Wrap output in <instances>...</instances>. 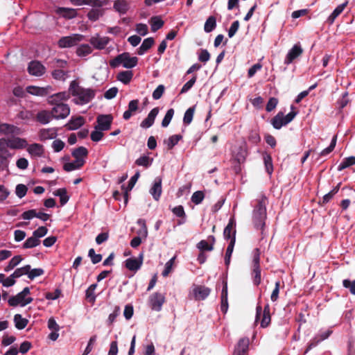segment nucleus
<instances>
[{
  "mask_svg": "<svg viewBox=\"0 0 355 355\" xmlns=\"http://www.w3.org/2000/svg\"><path fill=\"white\" fill-rule=\"evenodd\" d=\"M110 41L108 37H100L98 35L93 36L89 39L90 44L96 49L102 50L105 48Z\"/></svg>",
  "mask_w": 355,
  "mask_h": 355,
  "instance_id": "nucleus-16",
  "label": "nucleus"
},
{
  "mask_svg": "<svg viewBox=\"0 0 355 355\" xmlns=\"http://www.w3.org/2000/svg\"><path fill=\"white\" fill-rule=\"evenodd\" d=\"M53 118L51 111L42 110L37 112L36 115L37 121L42 124H46L50 122Z\"/></svg>",
  "mask_w": 355,
  "mask_h": 355,
  "instance_id": "nucleus-37",
  "label": "nucleus"
},
{
  "mask_svg": "<svg viewBox=\"0 0 355 355\" xmlns=\"http://www.w3.org/2000/svg\"><path fill=\"white\" fill-rule=\"evenodd\" d=\"M121 309L119 306H116L114 307V310L112 313H110L108 316V319L107 321V325L111 326L113 322L115 321L116 318L120 315Z\"/></svg>",
  "mask_w": 355,
  "mask_h": 355,
  "instance_id": "nucleus-61",
  "label": "nucleus"
},
{
  "mask_svg": "<svg viewBox=\"0 0 355 355\" xmlns=\"http://www.w3.org/2000/svg\"><path fill=\"white\" fill-rule=\"evenodd\" d=\"M340 183H339L336 187H335L331 191H330L328 193L325 194L322 200V205H325L328 203L333 197L338 193L339 191Z\"/></svg>",
  "mask_w": 355,
  "mask_h": 355,
  "instance_id": "nucleus-55",
  "label": "nucleus"
},
{
  "mask_svg": "<svg viewBox=\"0 0 355 355\" xmlns=\"http://www.w3.org/2000/svg\"><path fill=\"white\" fill-rule=\"evenodd\" d=\"M227 282H224L221 292L220 310L223 313H225L227 311Z\"/></svg>",
  "mask_w": 355,
  "mask_h": 355,
  "instance_id": "nucleus-32",
  "label": "nucleus"
},
{
  "mask_svg": "<svg viewBox=\"0 0 355 355\" xmlns=\"http://www.w3.org/2000/svg\"><path fill=\"white\" fill-rule=\"evenodd\" d=\"M182 139V136L181 135H174L171 136L167 140H164V144L167 145L168 150H171Z\"/></svg>",
  "mask_w": 355,
  "mask_h": 355,
  "instance_id": "nucleus-49",
  "label": "nucleus"
},
{
  "mask_svg": "<svg viewBox=\"0 0 355 355\" xmlns=\"http://www.w3.org/2000/svg\"><path fill=\"white\" fill-rule=\"evenodd\" d=\"M27 151L32 156L41 157L44 153V147L40 144H33L28 146Z\"/></svg>",
  "mask_w": 355,
  "mask_h": 355,
  "instance_id": "nucleus-35",
  "label": "nucleus"
},
{
  "mask_svg": "<svg viewBox=\"0 0 355 355\" xmlns=\"http://www.w3.org/2000/svg\"><path fill=\"white\" fill-rule=\"evenodd\" d=\"M343 286L349 289L351 294L355 295V279L352 281L348 279H344Z\"/></svg>",
  "mask_w": 355,
  "mask_h": 355,
  "instance_id": "nucleus-63",
  "label": "nucleus"
},
{
  "mask_svg": "<svg viewBox=\"0 0 355 355\" xmlns=\"http://www.w3.org/2000/svg\"><path fill=\"white\" fill-rule=\"evenodd\" d=\"M173 114H174V110L173 108L168 110V111L166 112V113L162 121V127L166 128L169 125V123L173 116Z\"/></svg>",
  "mask_w": 355,
  "mask_h": 355,
  "instance_id": "nucleus-62",
  "label": "nucleus"
},
{
  "mask_svg": "<svg viewBox=\"0 0 355 355\" xmlns=\"http://www.w3.org/2000/svg\"><path fill=\"white\" fill-rule=\"evenodd\" d=\"M249 343L248 338H241L235 347L233 355H248Z\"/></svg>",
  "mask_w": 355,
  "mask_h": 355,
  "instance_id": "nucleus-17",
  "label": "nucleus"
},
{
  "mask_svg": "<svg viewBox=\"0 0 355 355\" xmlns=\"http://www.w3.org/2000/svg\"><path fill=\"white\" fill-rule=\"evenodd\" d=\"M139 177V173L137 172L129 180L128 185L127 187H125L124 185H123L122 189L124 190L123 193V198H124V204L126 205L128 202V191L132 190L133 187L135 186V183L137 182L138 178Z\"/></svg>",
  "mask_w": 355,
  "mask_h": 355,
  "instance_id": "nucleus-27",
  "label": "nucleus"
},
{
  "mask_svg": "<svg viewBox=\"0 0 355 355\" xmlns=\"http://www.w3.org/2000/svg\"><path fill=\"white\" fill-rule=\"evenodd\" d=\"M67 73L68 71H65L62 69H54L51 72V76L55 80L64 81L67 78Z\"/></svg>",
  "mask_w": 355,
  "mask_h": 355,
  "instance_id": "nucleus-52",
  "label": "nucleus"
},
{
  "mask_svg": "<svg viewBox=\"0 0 355 355\" xmlns=\"http://www.w3.org/2000/svg\"><path fill=\"white\" fill-rule=\"evenodd\" d=\"M49 64L53 69H62L67 67V62L64 60L55 58L51 60Z\"/></svg>",
  "mask_w": 355,
  "mask_h": 355,
  "instance_id": "nucleus-50",
  "label": "nucleus"
},
{
  "mask_svg": "<svg viewBox=\"0 0 355 355\" xmlns=\"http://www.w3.org/2000/svg\"><path fill=\"white\" fill-rule=\"evenodd\" d=\"M347 5L348 1H345L344 3H341L340 5H338L334 9L332 13L329 16L327 21L329 24H332L334 22L335 19L343 12V11L347 6Z\"/></svg>",
  "mask_w": 355,
  "mask_h": 355,
  "instance_id": "nucleus-29",
  "label": "nucleus"
},
{
  "mask_svg": "<svg viewBox=\"0 0 355 355\" xmlns=\"http://www.w3.org/2000/svg\"><path fill=\"white\" fill-rule=\"evenodd\" d=\"M236 226V223L234 218H230L227 225L225 227L223 235L225 239H232L234 235V231Z\"/></svg>",
  "mask_w": 355,
  "mask_h": 355,
  "instance_id": "nucleus-39",
  "label": "nucleus"
},
{
  "mask_svg": "<svg viewBox=\"0 0 355 355\" xmlns=\"http://www.w3.org/2000/svg\"><path fill=\"white\" fill-rule=\"evenodd\" d=\"M29 270H31L30 265H26L21 268H17L12 274V277L19 278L24 275H28Z\"/></svg>",
  "mask_w": 355,
  "mask_h": 355,
  "instance_id": "nucleus-56",
  "label": "nucleus"
},
{
  "mask_svg": "<svg viewBox=\"0 0 355 355\" xmlns=\"http://www.w3.org/2000/svg\"><path fill=\"white\" fill-rule=\"evenodd\" d=\"M88 153V150L85 147L80 146L72 151L71 155L76 160L85 161L84 159L87 157Z\"/></svg>",
  "mask_w": 355,
  "mask_h": 355,
  "instance_id": "nucleus-34",
  "label": "nucleus"
},
{
  "mask_svg": "<svg viewBox=\"0 0 355 355\" xmlns=\"http://www.w3.org/2000/svg\"><path fill=\"white\" fill-rule=\"evenodd\" d=\"M56 136V130L52 128L41 129L39 132V137L41 141L54 139Z\"/></svg>",
  "mask_w": 355,
  "mask_h": 355,
  "instance_id": "nucleus-31",
  "label": "nucleus"
},
{
  "mask_svg": "<svg viewBox=\"0 0 355 355\" xmlns=\"http://www.w3.org/2000/svg\"><path fill=\"white\" fill-rule=\"evenodd\" d=\"M85 120L83 116H78L76 117L72 116L69 122L66 124V127L68 130H77L84 125Z\"/></svg>",
  "mask_w": 355,
  "mask_h": 355,
  "instance_id": "nucleus-26",
  "label": "nucleus"
},
{
  "mask_svg": "<svg viewBox=\"0 0 355 355\" xmlns=\"http://www.w3.org/2000/svg\"><path fill=\"white\" fill-rule=\"evenodd\" d=\"M155 43V40L153 37H148L145 39L140 47L137 49V54L141 55L144 54L148 50H149Z\"/></svg>",
  "mask_w": 355,
  "mask_h": 355,
  "instance_id": "nucleus-38",
  "label": "nucleus"
},
{
  "mask_svg": "<svg viewBox=\"0 0 355 355\" xmlns=\"http://www.w3.org/2000/svg\"><path fill=\"white\" fill-rule=\"evenodd\" d=\"M138 63V58L137 57H130L128 52H124L116 56L114 59L110 60V66L112 68H116L122 65L126 69H132L135 67Z\"/></svg>",
  "mask_w": 355,
  "mask_h": 355,
  "instance_id": "nucleus-3",
  "label": "nucleus"
},
{
  "mask_svg": "<svg viewBox=\"0 0 355 355\" xmlns=\"http://www.w3.org/2000/svg\"><path fill=\"white\" fill-rule=\"evenodd\" d=\"M14 322L17 329H24L28 324V320L21 317L20 314H15L14 316Z\"/></svg>",
  "mask_w": 355,
  "mask_h": 355,
  "instance_id": "nucleus-45",
  "label": "nucleus"
},
{
  "mask_svg": "<svg viewBox=\"0 0 355 355\" xmlns=\"http://www.w3.org/2000/svg\"><path fill=\"white\" fill-rule=\"evenodd\" d=\"M166 298L164 294L159 292L153 293L149 297L150 307L156 311H159L162 309V305L164 304Z\"/></svg>",
  "mask_w": 355,
  "mask_h": 355,
  "instance_id": "nucleus-8",
  "label": "nucleus"
},
{
  "mask_svg": "<svg viewBox=\"0 0 355 355\" xmlns=\"http://www.w3.org/2000/svg\"><path fill=\"white\" fill-rule=\"evenodd\" d=\"M113 8L120 14L124 15L129 10L130 4L127 0H116Z\"/></svg>",
  "mask_w": 355,
  "mask_h": 355,
  "instance_id": "nucleus-30",
  "label": "nucleus"
},
{
  "mask_svg": "<svg viewBox=\"0 0 355 355\" xmlns=\"http://www.w3.org/2000/svg\"><path fill=\"white\" fill-rule=\"evenodd\" d=\"M84 38L80 34H73L69 36L62 37L58 42L60 48H70L78 44Z\"/></svg>",
  "mask_w": 355,
  "mask_h": 355,
  "instance_id": "nucleus-6",
  "label": "nucleus"
},
{
  "mask_svg": "<svg viewBox=\"0 0 355 355\" xmlns=\"http://www.w3.org/2000/svg\"><path fill=\"white\" fill-rule=\"evenodd\" d=\"M97 287L96 284H93L89 286V288L86 290L85 293V297L86 300L91 303L92 304H94L96 301V295L94 294V291Z\"/></svg>",
  "mask_w": 355,
  "mask_h": 355,
  "instance_id": "nucleus-44",
  "label": "nucleus"
},
{
  "mask_svg": "<svg viewBox=\"0 0 355 355\" xmlns=\"http://www.w3.org/2000/svg\"><path fill=\"white\" fill-rule=\"evenodd\" d=\"M216 27V19L214 16H209L204 25V31L206 33L213 31Z\"/></svg>",
  "mask_w": 355,
  "mask_h": 355,
  "instance_id": "nucleus-46",
  "label": "nucleus"
},
{
  "mask_svg": "<svg viewBox=\"0 0 355 355\" xmlns=\"http://www.w3.org/2000/svg\"><path fill=\"white\" fill-rule=\"evenodd\" d=\"M268 198L263 194L260 195L253 205L252 221L257 229L263 230L265 227V221L267 218L266 205Z\"/></svg>",
  "mask_w": 355,
  "mask_h": 355,
  "instance_id": "nucleus-1",
  "label": "nucleus"
},
{
  "mask_svg": "<svg viewBox=\"0 0 355 355\" xmlns=\"http://www.w3.org/2000/svg\"><path fill=\"white\" fill-rule=\"evenodd\" d=\"M51 112L53 119H63L69 115L70 107L67 104H60L53 106Z\"/></svg>",
  "mask_w": 355,
  "mask_h": 355,
  "instance_id": "nucleus-9",
  "label": "nucleus"
},
{
  "mask_svg": "<svg viewBox=\"0 0 355 355\" xmlns=\"http://www.w3.org/2000/svg\"><path fill=\"white\" fill-rule=\"evenodd\" d=\"M7 139L11 149H22L28 146L27 141L25 139L12 137Z\"/></svg>",
  "mask_w": 355,
  "mask_h": 355,
  "instance_id": "nucleus-25",
  "label": "nucleus"
},
{
  "mask_svg": "<svg viewBox=\"0 0 355 355\" xmlns=\"http://www.w3.org/2000/svg\"><path fill=\"white\" fill-rule=\"evenodd\" d=\"M92 52V49L89 44H82L76 50V54L80 57L86 56Z\"/></svg>",
  "mask_w": 355,
  "mask_h": 355,
  "instance_id": "nucleus-54",
  "label": "nucleus"
},
{
  "mask_svg": "<svg viewBox=\"0 0 355 355\" xmlns=\"http://www.w3.org/2000/svg\"><path fill=\"white\" fill-rule=\"evenodd\" d=\"M260 254L261 252L259 248L254 249L252 259V277L255 286H259L261 282Z\"/></svg>",
  "mask_w": 355,
  "mask_h": 355,
  "instance_id": "nucleus-5",
  "label": "nucleus"
},
{
  "mask_svg": "<svg viewBox=\"0 0 355 355\" xmlns=\"http://www.w3.org/2000/svg\"><path fill=\"white\" fill-rule=\"evenodd\" d=\"M144 261V253L141 252L137 258H129L125 261V266L130 271L136 272L139 270Z\"/></svg>",
  "mask_w": 355,
  "mask_h": 355,
  "instance_id": "nucleus-12",
  "label": "nucleus"
},
{
  "mask_svg": "<svg viewBox=\"0 0 355 355\" xmlns=\"http://www.w3.org/2000/svg\"><path fill=\"white\" fill-rule=\"evenodd\" d=\"M22 132L21 128L8 123L0 124V133L4 135H19Z\"/></svg>",
  "mask_w": 355,
  "mask_h": 355,
  "instance_id": "nucleus-20",
  "label": "nucleus"
},
{
  "mask_svg": "<svg viewBox=\"0 0 355 355\" xmlns=\"http://www.w3.org/2000/svg\"><path fill=\"white\" fill-rule=\"evenodd\" d=\"M197 248L201 251H211L214 249L213 243H209L207 241L202 240L197 244Z\"/></svg>",
  "mask_w": 355,
  "mask_h": 355,
  "instance_id": "nucleus-59",
  "label": "nucleus"
},
{
  "mask_svg": "<svg viewBox=\"0 0 355 355\" xmlns=\"http://www.w3.org/2000/svg\"><path fill=\"white\" fill-rule=\"evenodd\" d=\"M27 191L28 188L25 184H19L16 187L15 193L19 198H21L26 196Z\"/></svg>",
  "mask_w": 355,
  "mask_h": 355,
  "instance_id": "nucleus-64",
  "label": "nucleus"
},
{
  "mask_svg": "<svg viewBox=\"0 0 355 355\" xmlns=\"http://www.w3.org/2000/svg\"><path fill=\"white\" fill-rule=\"evenodd\" d=\"M113 121L112 114H100L97 116V125L95 126L96 130L101 131L109 130Z\"/></svg>",
  "mask_w": 355,
  "mask_h": 355,
  "instance_id": "nucleus-10",
  "label": "nucleus"
},
{
  "mask_svg": "<svg viewBox=\"0 0 355 355\" xmlns=\"http://www.w3.org/2000/svg\"><path fill=\"white\" fill-rule=\"evenodd\" d=\"M354 164H355V157L350 156V157L343 159L342 162L338 165V170L342 171V170H343L346 168H348L351 166H353Z\"/></svg>",
  "mask_w": 355,
  "mask_h": 355,
  "instance_id": "nucleus-51",
  "label": "nucleus"
},
{
  "mask_svg": "<svg viewBox=\"0 0 355 355\" xmlns=\"http://www.w3.org/2000/svg\"><path fill=\"white\" fill-rule=\"evenodd\" d=\"M104 12L105 10L102 7L93 8L88 12L87 16L90 21H96L104 15Z\"/></svg>",
  "mask_w": 355,
  "mask_h": 355,
  "instance_id": "nucleus-36",
  "label": "nucleus"
},
{
  "mask_svg": "<svg viewBox=\"0 0 355 355\" xmlns=\"http://www.w3.org/2000/svg\"><path fill=\"white\" fill-rule=\"evenodd\" d=\"M85 161L75 160L73 162H68L64 164L63 169L67 172H70L82 168Z\"/></svg>",
  "mask_w": 355,
  "mask_h": 355,
  "instance_id": "nucleus-40",
  "label": "nucleus"
},
{
  "mask_svg": "<svg viewBox=\"0 0 355 355\" xmlns=\"http://www.w3.org/2000/svg\"><path fill=\"white\" fill-rule=\"evenodd\" d=\"M75 6L88 5L93 8H101L105 5L107 0H70Z\"/></svg>",
  "mask_w": 355,
  "mask_h": 355,
  "instance_id": "nucleus-19",
  "label": "nucleus"
},
{
  "mask_svg": "<svg viewBox=\"0 0 355 355\" xmlns=\"http://www.w3.org/2000/svg\"><path fill=\"white\" fill-rule=\"evenodd\" d=\"M55 12L67 19L75 18L78 15L76 9L63 7L58 8Z\"/></svg>",
  "mask_w": 355,
  "mask_h": 355,
  "instance_id": "nucleus-24",
  "label": "nucleus"
},
{
  "mask_svg": "<svg viewBox=\"0 0 355 355\" xmlns=\"http://www.w3.org/2000/svg\"><path fill=\"white\" fill-rule=\"evenodd\" d=\"M270 311V309L268 304L264 306L263 311L260 305H258L256 308V321H257L262 315L261 327L263 328L267 327L270 323L271 317Z\"/></svg>",
  "mask_w": 355,
  "mask_h": 355,
  "instance_id": "nucleus-7",
  "label": "nucleus"
},
{
  "mask_svg": "<svg viewBox=\"0 0 355 355\" xmlns=\"http://www.w3.org/2000/svg\"><path fill=\"white\" fill-rule=\"evenodd\" d=\"M235 242H236V230L234 231V235H233V236L227 248V250H226V253H225V263L226 266H227V267L229 266V265L230 263L231 256L233 252Z\"/></svg>",
  "mask_w": 355,
  "mask_h": 355,
  "instance_id": "nucleus-33",
  "label": "nucleus"
},
{
  "mask_svg": "<svg viewBox=\"0 0 355 355\" xmlns=\"http://www.w3.org/2000/svg\"><path fill=\"white\" fill-rule=\"evenodd\" d=\"M133 77L132 71H123L117 74V79L125 85L128 84Z\"/></svg>",
  "mask_w": 355,
  "mask_h": 355,
  "instance_id": "nucleus-42",
  "label": "nucleus"
},
{
  "mask_svg": "<svg viewBox=\"0 0 355 355\" xmlns=\"http://www.w3.org/2000/svg\"><path fill=\"white\" fill-rule=\"evenodd\" d=\"M70 96L77 97L73 101L76 104L84 105L89 103L96 96V90L91 88H84L79 85L76 80L71 82L69 91Z\"/></svg>",
  "mask_w": 355,
  "mask_h": 355,
  "instance_id": "nucleus-2",
  "label": "nucleus"
},
{
  "mask_svg": "<svg viewBox=\"0 0 355 355\" xmlns=\"http://www.w3.org/2000/svg\"><path fill=\"white\" fill-rule=\"evenodd\" d=\"M296 115L297 112L295 111H291L286 116L284 115L282 112H279L277 115L271 119V124L274 128L279 130L282 126L291 122Z\"/></svg>",
  "mask_w": 355,
  "mask_h": 355,
  "instance_id": "nucleus-4",
  "label": "nucleus"
},
{
  "mask_svg": "<svg viewBox=\"0 0 355 355\" xmlns=\"http://www.w3.org/2000/svg\"><path fill=\"white\" fill-rule=\"evenodd\" d=\"M263 161L267 173L270 175L272 174L273 171V166L271 156L268 154L264 155Z\"/></svg>",
  "mask_w": 355,
  "mask_h": 355,
  "instance_id": "nucleus-60",
  "label": "nucleus"
},
{
  "mask_svg": "<svg viewBox=\"0 0 355 355\" xmlns=\"http://www.w3.org/2000/svg\"><path fill=\"white\" fill-rule=\"evenodd\" d=\"M162 192V179L157 177L155 178L154 184L150 189V193L155 200H158L161 196Z\"/></svg>",
  "mask_w": 355,
  "mask_h": 355,
  "instance_id": "nucleus-28",
  "label": "nucleus"
},
{
  "mask_svg": "<svg viewBox=\"0 0 355 355\" xmlns=\"http://www.w3.org/2000/svg\"><path fill=\"white\" fill-rule=\"evenodd\" d=\"M159 113V107H155L150 110V112L148 113L147 117L142 121V122L140 124V126L143 128H148L151 127L155 120V118L157 115Z\"/></svg>",
  "mask_w": 355,
  "mask_h": 355,
  "instance_id": "nucleus-21",
  "label": "nucleus"
},
{
  "mask_svg": "<svg viewBox=\"0 0 355 355\" xmlns=\"http://www.w3.org/2000/svg\"><path fill=\"white\" fill-rule=\"evenodd\" d=\"M53 195L60 197L61 206H64L69 200V196L67 195V191L65 188L58 189L53 192Z\"/></svg>",
  "mask_w": 355,
  "mask_h": 355,
  "instance_id": "nucleus-41",
  "label": "nucleus"
},
{
  "mask_svg": "<svg viewBox=\"0 0 355 355\" xmlns=\"http://www.w3.org/2000/svg\"><path fill=\"white\" fill-rule=\"evenodd\" d=\"M195 112V107H191L187 110L184 113L183 122L186 125H189L191 123Z\"/></svg>",
  "mask_w": 355,
  "mask_h": 355,
  "instance_id": "nucleus-57",
  "label": "nucleus"
},
{
  "mask_svg": "<svg viewBox=\"0 0 355 355\" xmlns=\"http://www.w3.org/2000/svg\"><path fill=\"white\" fill-rule=\"evenodd\" d=\"M304 52L303 49L301 46L300 42L295 44L288 52L285 60V64H290L292 63L296 58H299L302 55Z\"/></svg>",
  "mask_w": 355,
  "mask_h": 355,
  "instance_id": "nucleus-11",
  "label": "nucleus"
},
{
  "mask_svg": "<svg viewBox=\"0 0 355 355\" xmlns=\"http://www.w3.org/2000/svg\"><path fill=\"white\" fill-rule=\"evenodd\" d=\"M205 198V193L202 191H197L191 196V202L195 205L200 204Z\"/></svg>",
  "mask_w": 355,
  "mask_h": 355,
  "instance_id": "nucleus-58",
  "label": "nucleus"
},
{
  "mask_svg": "<svg viewBox=\"0 0 355 355\" xmlns=\"http://www.w3.org/2000/svg\"><path fill=\"white\" fill-rule=\"evenodd\" d=\"M22 261V257L20 255L13 257L9 261L8 264L5 267L4 270L8 272L12 270Z\"/></svg>",
  "mask_w": 355,
  "mask_h": 355,
  "instance_id": "nucleus-53",
  "label": "nucleus"
},
{
  "mask_svg": "<svg viewBox=\"0 0 355 355\" xmlns=\"http://www.w3.org/2000/svg\"><path fill=\"white\" fill-rule=\"evenodd\" d=\"M70 98L68 92H62L51 95L48 98V103L56 106L60 104H64L63 101H67Z\"/></svg>",
  "mask_w": 355,
  "mask_h": 355,
  "instance_id": "nucleus-15",
  "label": "nucleus"
},
{
  "mask_svg": "<svg viewBox=\"0 0 355 355\" xmlns=\"http://www.w3.org/2000/svg\"><path fill=\"white\" fill-rule=\"evenodd\" d=\"M139 101L138 99L132 100L129 102L128 105V110L123 112V118L127 121L129 120L131 116L135 114L139 110Z\"/></svg>",
  "mask_w": 355,
  "mask_h": 355,
  "instance_id": "nucleus-23",
  "label": "nucleus"
},
{
  "mask_svg": "<svg viewBox=\"0 0 355 355\" xmlns=\"http://www.w3.org/2000/svg\"><path fill=\"white\" fill-rule=\"evenodd\" d=\"M150 24L151 26V31L156 32L164 26V22L160 17L155 16L150 18Z\"/></svg>",
  "mask_w": 355,
  "mask_h": 355,
  "instance_id": "nucleus-43",
  "label": "nucleus"
},
{
  "mask_svg": "<svg viewBox=\"0 0 355 355\" xmlns=\"http://www.w3.org/2000/svg\"><path fill=\"white\" fill-rule=\"evenodd\" d=\"M29 294L30 288L28 287H25L22 291L16 295L10 297L8 300V303L10 306H17L19 305L22 306L25 297Z\"/></svg>",
  "mask_w": 355,
  "mask_h": 355,
  "instance_id": "nucleus-13",
  "label": "nucleus"
},
{
  "mask_svg": "<svg viewBox=\"0 0 355 355\" xmlns=\"http://www.w3.org/2000/svg\"><path fill=\"white\" fill-rule=\"evenodd\" d=\"M8 148H10V146L8 139L5 138L0 139V155L5 156L6 157H11L12 155L10 153Z\"/></svg>",
  "mask_w": 355,
  "mask_h": 355,
  "instance_id": "nucleus-47",
  "label": "nucleus"
},
{
  "mask_svg": "<svg viewBox=\"0 0 355 355\" xmlns=\"http://www.w3.org/2000/svg\"><path fill=\"white\" fill-rule=\"evenodd\" d=\"M211 293V289L205 286H196L193 289L196 300H204Z\"/></svg>",
  "mask_w": 355,
  "mask_h": 355,
  "instance_id": "nucleus-18",
  "label": "nucleus"
},
{
  "mask_svg": "<svg viewBox=\"0 0 355 355\" xmlns=\"http://www.w3.org/2000/svg\"><path fill=\"white\" fill-rule=\"evenodd\" d=\"M51 89L50 86L46 87H40L37 86H28L26 92L32 95L38 96H46L49 94V90Z\"/></svg>",
  "mask_w": 355,
  "mask_h": 355,
  "instance_id": "nucleus-22",
  "label": "nucleus"
},
{
  "mask_svg": "<svg viewBox=\"0 0 355 355\" xmlns=\"http://www.w3.org/2000/svg\"><path fill=\"white\" fill-rule=\"evenodd\" d=\"M41 241L35 236H32L28 238L25 242L23 243V248L28 249L35 248L40 244Z\"/></svg>",
  "mask_w": 355,
  "mask_h": 355,
  "instance_id": "nucleus-48",
  "label": "nucleus"
},
{
  "mask_svg": "<svg viewBox=\"0 0 355 355\" xmlns=\"http://www.w3.org/2000/svg\"><path fill=\"white\" fill-rule=\"evenodd\" d=\"M28 71L32 76H42L46 72V67L40 61L33 60L29 62Z\"/></svg>",
  "mask_w": 355,
  "mask_h": 355,
  "instance_id": "nucleus-14",
  "label": "nucleus"
}]
</instances>
